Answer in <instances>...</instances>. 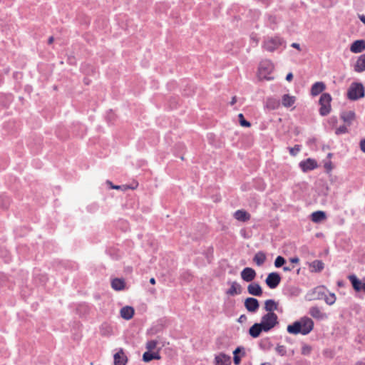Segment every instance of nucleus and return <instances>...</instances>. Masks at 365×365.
Wrapping results in <instances>:
<instances>
[{
  "instance_id": "f3484780",
  "label": "nucleus",
  "mask_w": 365,
  "mask_h": 365,
  "mask_svg": "<svg viewBox=\"0 0 365 365\" xmlns=\"http://www.w3.org/2000/svg\"><path fill=\"white\" fill-rule=\"evenodd\" d=\"M247 292L253 296H261L262 294V289L258 283H251L247 287Z\"/></svg>"
},
{
  "instance_id": "052dcab7",
  "label": "nucleus",
  "mask_w": 365,
  "mask_h": 365,
  "mask_svg": "<svg viewBox=\"0 0 365 365\" xmlns=\"http://www.w3.org/2000/svg\"><path fill=\"white\" fill-rule=\"evenodd\" d=\"M260 365H272V364L269 362H264V363H262Z\"/></svg>"
},
{
  "instance_id": "4d7b16f0",
  "label": "nucleus",
  "mask_w": 365,
  "mask_h": 365,
  "mask_svg": "<svg viewBox=\"0 0 365 365\" xmlns=\"http://www.w3.org/2000/svg\"><path fill=\"white\" fill-rule=\"evenodd\" d=\"M53 36H51V37L48 38V43H49V44H51V43H53Z\"/></svg>"
},
{
  "instance_id": "0eeeda50",
  "label": "nucleus",
  "mask_w": 365,
  "mask_h": 365,
  "mask_svg": "<svg viewBox=\"0 0 365 365\" xmlns=\"http://www.w3.org/2000/svg\"><path fill=\"white\" fill-rule=\"evenodd\" d=\"M325 292L324 287H317L307 292L305 298L308 301L322 299L325 296Z\"/></svg>"
},
{
  "instance_id": "bb28decb",
  "label": "nucleus",
  "mask_w": 365,
  "mask_h": 365,
  "mask_svg": "<svg viewBox=\"0 0 365 365\" xmlns=\"http://www.w3.org/2000/svg\"><path fill=\"white\" fill-rule=\"evenodd\" d=\"M279 105V101L274 98H268L266 101V106L270 110L277 109Z\"/></svg>"
},
{
  "instance_id": "c85d7f7f",
  "label": "nucleus",
  "mask_w": 365,
  "mask_h": 365,
  "mask_svg": "<svg viewBox=\"0 0 365 365\" xmlns=\"http://www.w3.org/2000/svg\"><path fill=\"white\" fill-rule=\"evenodd\" d=\"M326 218V214L323 211L314 212L311 215V219L314 222H319Z\"/></svg>"
},
{
  "instance_id": "1a4fd4ad",
  "label": "nucleus",
  "mask_w": 365,
  "mask_h": 365,
  "mask_svg": "<svg viewBox=\"0 0 365 365\" xmlns=\"http://www.w3.org/2000/svg\"><path fill=\"white\" fill-rule=\"evenodd\" d=\"M280 275L277 272H272L267 275L265 282L270 289H275L280 283Z\"/></svg>"
},
{
  "instance_id": "09e8293b",
  "label": "nucleus",
  "mask_w": 365,
  "mask_h": 365,
  "mask_svg": "<svg viewBox=\"0 0 365 365\" xmlns=\"http://www.w3.org/2000/svg\"><path fill=\"white\" fill-rule=\"evenodd\" d=\"M247 320V317L245 314H242L238 319V322L240 323H243Z\"/></svg>"
},
{
  "instance_id": "e433bc0d",
  "label": "nucleus",
  "mask_w": 365,
  "mask_h": 365,
  "mask_svg": "<svg viewBox=\"0 0 365 365\" xmlns=\"http://www.w3.org/2000/svg\"><path fill=\"white\" fill-rule=\"evenodd\" d=\"M238 118H239L240 123L242 126L250 127L251 125L250 123L245 119L243 114L240 113L238 115Z\"/></svg>"
},
{
  "instance_id": "a878e982",
  "label": "nucleus",
  "mask_w": 365,
  "mask_h": 365,
  "mask_svg": "<svg viewBox=\"0 0 365 365\" xmlns=\"http://www.w3.org/2000/svg\"><path fill=\"white\" fill-rule=\"evenodd\" d=\"M296 98L294 96L284 94L282 98V104L286 108L291 107L295 103Z\"/></svg>"
},
{
  "instance_id": "a211bd4d",
  "label": "nucleus",
  "mask_w": 365,
  "mask_h": 365,
  "mask_svg": "<svg viewBox=\"0 0 365 365\" xmlns=\"http://www.w3.org/2000/svg\"><path fill=\"white\" fill-rule=\"evenodd\" d=\"M354 71L357 73L365 71V54L359 56L354 65Z\"/></svg>"
},
{
  "instance_id": "f03ea898",
  "label": "nucleus",
  "mask_w": 365,
  "mask_h": 365,
  "mask_svg": "<svg viewBox=\"0 0 365 365\" xmlns=\"http://www.w3.org/2000/svg\"><path fill=\"white\" fill-rule=\"evenodd\" d=\"M285 41L279 36H267L262 43V48L269 52H274L280 47L285 48Z\"/></svg>"
},
{
  "instance_id": "f704fd0d",
  "label": "nucleus",
  "mask_w": 365,
  "mask_h": 365,
  "mask_svg": "<svg viewBox=\"0 0 365 365\" xmlns=\"http://www.w3.org/2000/svg\"><path fill=\"white\" fill-rule=\"evenodd\" d=\"M155 358V356H154V353H152L150 351L145 352L143 355V359L145 362H149Z\"/></svg>"
},
{
  "instance_id": "2eb2a0df",
  "label": "nucleus",
  "mask_w": 365,
  "mask_h": 365,
  "mask_svg": "<svg viewBox=\"0 0 365 365\" xmlns=\"http://www.w3.org/2000/svg\"><path fill=\"white\" fill-rule=\"evenodd\" d=\"M113 358L114 365H125L128 361L127 356L122 349L114 354Z\"/></svg>"
},
{
  "instance_id": "c03bdc74",
  "label": "nucleus",
  "mask_w": 365,
  "mask_h": 365,
  "mask_svg": "<svg viewBox=\"0 0 365 365\" xmlns=\"http://www.w3.org/2000/svg\"><path fill=\"white\" fill-rule=\"evenodd\" d=\"M360 149L362 152L365 153V138L362 139L359 143Z\"/></svg>"
},
{
  "instance_id": "864d4df0",
  "label": "nucleus",
  "mask_w": 365,
  "mask_h": 365,
  "mask_svg": "<svg viewBox=\"0 0 365 365\" xmlns=\"http://www.w3.org/2000/svg\"><path fill=\"white\" fill-rule=\"evenodd\" d=\"M299 258H298V257H292V258L290 259V262H291L292 263H298V262H299Z\"/></svg>"
},
{
  "instance_id": "b1692460",
  "label": "nucleus",
  "mask_w": 365,
  "mask_h": 365,
  "mask_svg": "<svg viewBox=\"0 0 365 365\" xmlns=\"http://www.w3.org/2000/svg\"><path fill=\"white\" fill-rule=\"evenodd\" d=\"M134 314V309L131 307H124L120 309V316L122 318L129 320Z\"/></svg>"
},
{
  "instance_id": "7c9ffc66",
  "label": "nucleus",
  "mask_w": 365,
  "mask_h": 365,
  "mask_svg": "<svg viewBox=\"0 0 365 365\" xmlns=\"http://www.w3.org/2000/svg\"><path fill=\"white\" fill-rule=\"evenodd\" d=\"M324 263L321 260H314L313 261L309 267L312 272H321L324 269Z\"/></svg>"
},
{
  "instance_id": "f8f14e48",
  "label": "nucleus",
  "mask_w": 365,
  "mask_h": 365,
  "mask_svg": "<svg viewBox=\"0 0 365 365\" xmlns=\"http://www.w3.org/2000/svg\"><path fill=\"white\" fill-rule=\"evenodd\" d=\"M299 167L303 172H308L312 170L317 167V161L312 158H308L305 160L300 162Z\"/></svg>"
},
{
  "instance_id": "3c124183",
  "label": "nucleus",
  "mask_w": 365,
  "mask_h": 365,
  "mask_svg": "<svg viewBox=\"0 0 365 365\" xmlns=\"http://www.w3.org/2000/svg\"><path fill=\"white\" fill-rule=\"evenodd\" d=\"M293 268H294L293 266H284L283 267V270L284 272H289V271L292 270Z\"/></svg>"
},
{
  "instance_id": "cd10ccee",
  "label": "nucleus",
  "mask_w": 365,
  "mask_h": 365,
  "mask_svg": "<svg viewBox=\"0 0 365 365\" xmlns=\"http://www.w3.org/2000/svg\"><path fill=\"white\" fill-rule=\"evenodd\" d=\"M111 287L113 289L120 291L124 289L125 282L122 279L115 278L111 282Z\"/></svg>"
},
{
  "instance_id": "9d476101",
  "label": "nucleus",
  "mask_w": 365,
  "mask_h": 365,
  "mask_svg": "<svg viewBox=\"0 0 365 365\" xmlns=\"http://www.w3.org/2000/svg\"><path fill=\"white\" fill-rule=\"evenodd\" d=\"M245 307L250 312H256L259 307V301L253 297H248L245 300Z\"/></svg>"
},
{
  "instance_id": "e2e57ef3",
  "label": "nucleus",
  "mask_w": 365,
  "mask_h": 365,
  "mask_svg": "<svg viewBox=\"0 0 365 365\" xmlns=\"http://www.w3.org/2000/svg\"><path fill=\"white\" fill-rule=\"evenodd\" d=\"M124 187V190H126L127 188H128V186H123Z\"/></svg>"
},
{
  "instance_id": "c756f323",
  "label": "nucleus",
  "mask_w": 365,
  "mask_h": 365,
  "mask_svg": "<svg viewBox=\"0 0 365 365\" xmlns=\"http://www.w3.org/2000/svg\"><path fill=\"white\" fill-rule=\"evenodd\" d=\"M266 260V255L262 252H258L255 254L253 261L256 263L257 265L261 266L262 265Z\"/></svg>"
},
{
  "instance_id": "4468645a",
  "label": "nucleus",
  "mask_w": 365,
  "mask_h": 365,
  "mask_svg": "<svg viewBox=\"0 0 365 365\" xmlns=\"http://www.w3.org/2000/svg\"><path fill=\"white\" fill-rule=\"evenodd\" d=\"M309 314L318 320H323L327 318L326 313L323 312L318 307H312L309 311Z\"/></svg>"
},
{
  "instance_id": "412c9836",
  "label": "nucleus",
  "mask_w": 365,
  "mask_h": 365,
  "mask_svg": "<svg viewBox=\"0 0 365 365\" xmlns=\"http://www.w3.org/2000/svg\"><path fill=\"white\" fill-rule=\"evenodd\" d=\"M242 291V287L240 284L237 282H231L230 288L228 289L226 292V294L230 296H235L236 294H240Z\"/></svg>"
},
{
  "instance_id": "6e6d98bb",
  "label": "nucleus",
  "mask_w": 365,
  "mask_h": 365,
  "mask_svg": "<svg viewBox=\"0 0 365 365\" xmlns=\"http://www.w3.org/2000/svg\"><path fill=\"white\" fill-rule=\"evenodd\" d=\"M359 18L361 20V21L365 25V16L364 15H359Z\"/></svg>"
},
{
  "instance_id": "ea45409f",
  "label": "nucleus",
  "mask_w": 365,
  "mask_h": 365,
  "mask_svg": "<svg viewBox=\"0 0 365 365\" xmlns=\"http://www.w3.org/2000/svg\"><path fill=\"white\" fill-rule=\"evenodd\" d=\"M289 150L290 155H292V156H295L300 151L301 148H300V145H296L293 148H289Z\"/></svg>"
},
{
  "instance_id": "5fc2aeb1",
  "label": "nucleus",
  "mask_w": 365,
  "mask_h": 365,
  "mask_svg": "<svg viewBox=\"0 0 365 365\" xmlns=\"http://www.w3.org/2000/svg\"><path fill=\"white\" fill-rule=\"evenodd\" d=\"M237 101V98L236 96H233L230 101V105L233 106Z\"/></svg>"
},
{
  "instance_id": "ddd939ff",
  "label": "nucleus",
  "mask_w": 365,
  "mask_h": 365,
  "mask_svg": "<svg viewBox=\"0 0 365 365\" xmlns=\"http://www.w3.org/2000/svg\"><path fill=\"white\" fill-rule=\"evenodd\" d=\"M365 50V40L354 41L350 46V51L354 53H359Z\"/></svg>"
},
{
  "instance_id": "39448f33",
  "label": "nucleus",
  "mask_w": 365,
  "mask_h": 365,
  "mask_svg": "<svg viewBox=\"0 0 365 365\" xmlns=\"http://www.w3.org/2000/svg\"><path fill=\"white\" fill-rule=\"evenodd\" d=\"M331 97L330 94L324 93L319 98L320 109L319 113L322 115L325 116L330 113Z\"/></svg>"
},
{
  "instance_id": "7ed1b4c3",
  "label": "nucleus",
  "mask_w": 365,
  "mask_h": 365,
  "mask_svg": "<svg viewBox=\"0 0 365 365\" xmlns=\"http://www.w3.org/2000/svg\"><path fill=\"white\" fill-rule=\"evenodd\" d=\"M278 323V317L275 313H267L264 314L262 317L261 322H259L264 332L270 331Z\"/></svg>"
},
{
  "instance_id": "58836bf2",
  "label": "nucleus",
  "mask_w": 365,
  "mask_h": 365,
  "mask_svg": "<svg viewBox=\"0 0 365 365\" xmlns=\"http://www.w3.org/2000/svg\"><path fill=\"white\" fill-rule=\"evenodd\" d=\"M285 259L282 256H278L274 261V265L276 267H281L285 263Z\"/></svg>"
},
{
  "instance_id": "6ab92c4d",
  "label": "nucleus",
  "mask_w": 365,
  "mask_h": 365,
  "mask_svg": "<svg viewBox=\"0 0 365 365\" xmlns=\"http://www.w3.org/2000/svg\"><path fill=\"white\" fill-rule=\"evenodd\" d=\"M355 113L353 110L344 111L341 113V118L348 125H351L355 120Z\"/></svg>"
},
{
  "instance_id": "4c0bfd02",
  "label": "nucleus",
  "mask_w": 365,
  "mask_h": 365,
  "mask_svg": "<svg viewBox=\"0 0 365 365\" xmlns=\"http://www.w3.org/2000/svg\"><path fill=\"white\" fill-rule=\"evenodd\" d=\"M157 344H158V341H155V340H150V341L147 342L146 348H147V349L148 351H151L154 350L156 348Z\"/></svg>"
},
{
  "instance_id": "680f3d73",
  "label": "nucleus",
  "mask_w": 365,
  "mask_h": 365,
  "mask_svg": "<svg viewBox=\"0 0 365 365\" xmlns=\"http://www.w3.org/2000/svg\"><path fill=\"white\" fill-rule=\"evenodd\" d=\"M252 40H253V41H255L256 43H257V42H258L257 39H256L254 37H252Z\"/></svg>"
},
{
  "instance_id": "aec40b11",
  "label": "nucleus",
  "mask_w": 365,
  "mask_h": 365,
  "mask_svg": "<svg viewBox=\"0 0 365 365\" xmlns=\"http://www.w3.org/2000/svg\"><path fill=\"white\" fill-rule=\"evenodd\" d=\"M326 88V86L323 82H316L311 88V94L316 96L323 92Z\"/></svg>"
},
{
  "instance_id": "a19ab883",
  "label": "nucleus",
  "mask_w": 365,
  "mask_h": 365,
  "mask_svg": "<svg viewBox=\"0 0 365 365\" xmlns=\"http://www.w3.org/2000/svg\"><path fill=\"white\" fill-rule=\"evenodd\" d=\"M348 132V130L345 125H341L337 128L335 130L336 135L344 134Z\"/></svg>"
},
{
  "instance_id": "bf43d9fd",
  "label": "nucleus",
  "mask_w": 365,
  "mask_h": 365,
  "mask_svg": "<svg viewBox=\"0 0 365 365\" xmlns=\"http://www.w3.org/2000/svg\"><path fill=\"white\" fill-rule=\"evenodd\" d=\"M154 356H155L154 359H159L160 358L158 353H154Z\"/></svg>"
},
{
  "instance_id": "5701e85b",
  "label": "nucleus",
  "mask_w": 365,
  "mask_h": 365,
  "mask_svg": "<svg viewBox=\"0 0 365 365\" xmlns=\"http://www.w3.org/2000/svg\"><path fill=\"white\" fill-rule=\"evenodd\" d=\"M234 217L236 220L241 222H246L250 219V215L243 210H237L234 213Z\"/></svg>"
},
{
  "instance_id": "13d9d810",
  "label": "nucleus",
  "mask_w": 365,
  "mask_h": 365,
  "mask_svg": "<svg viewBox=\"0 0 365 365\" xmlns=\"http://www.w3.org/2000/svg\"><path fill=\"white\" fill-rule=\"evenodd\" d=\"M150 284H155V279L154 278H151V279H150Z\"/></svg>"
},
{
  "instance_id": "2f4dec72",
  "label": "nucleus",
  "mask_w": 365,
  "mask_h": 365,
  "mask_svg": "<svg viewBox=\"0 0 365 365\" xmlns=\"http://www.w3.org/2000/svg\"><path fill=\"white\" fill-rule=\"evenodd\" d=\"M101 333L103 336H110L112 334V327L107 324H103L101 327Z\"/></svg>"
},
{
  "instance_id": "4be33fe9",
  "label": "nucleus",
  "mask_w": 365,
  "mask_h": 365,
  "mask_svg": "<svg viewBox=\"0 0 365 365\" xmlns=\"http://www.w3.org/2000/svg\"><path fill=\"white\" fill-rule=\"evenodd\" d=\"M262 331H264V329L259 323H255L249 329V334L253 338H257Z\"/></svg>"
},
{
  "instance_id": "49530a36",
  "label": "nucleus",
  "mask_w": 365,
  "mask_h": 365,
  "mask_svg": "<svg viewBox=\"0 0 365 365\" xmlns=\"http://www.w3.org/2000/svg\"><path fill=\"white\" fill-rule=\"evenodd\" d=\"M233 360H234V363L236 365H237V364H239L240 363L241 359H240V357L238 355H234Z\"/></svg>"
},
{
  "instance_id": "f257e3e1",
  "label": "nucleus",
  "mask_w": 365,
  "mask_h": 365,
  "mask_svg": "<svg viewBox=\"0 0 365 365\" xmlns=\"http://www.w3.org/2000/svg\"><path fill=\"white\" fill-rule=\"evenodd\" d=\"M314 328L313 320L307 317H303L299 320L287 326V330L292 334H301L307 335L310 333Z\"/></svg>"
},
{
  "instance_id": "603ef678",
  "label": "nucleus",
  "mask_w": 365,
  "mask_h": 365,
  "mask_svg": "<svg viewBox=\"0 0 365 365\" xmlns=\"http://www.w3.org/2000/svg\"><path fill=\"white\" fill-rule=\"evenodd\" d=\"M293 78V75L292 73H289L287 76H286V80L288 81H292Z\"/></svg>"
},
{
  "instance_id": "72a5a7b5",
  "label": "nucleus",
  "mask_w": 365,
  "mask_h": 365,
  "mask_svg": "<svg viewBox=\"0 0 365 365\" xmlns=\"http://www.w3.org/2000/svg\"><path fill=\"white\" fill-rule=\"evenodd\" d=\"M275 351L281 356H284L287 354V349L284 345L277 344Z\"/></svg>"
},
{
  "instance_id": "6e6552de",
  "label": "nucleus",
  "mask_w": 365,
  "mask_h": 365,
  "mask_svg": "<svg viewBox=\"0 0 365 365\" xmlns=\"http://www.w3.org/2000/svg\"><path fill=\"white\" fill-rule=\"evenodd\" d=\"M348 279L356 292H365V277L359 279L355 274H351L348 277Z\"/></svg>"
},
{
  "instance_id": "8fccbe9b",
  "label": "nucleus",
  "mask_w": 365,
  "mask_h": 365,
  "mask_svg": "<svg viewBox=\"0 0 365 365\" xmlns=\"http://www.w3.org/2000/svg\"><path fill=\"white\" fill-rule=\"evenodd\" d=\"M291 46L292 48H297V50L300 51L301 50V47H300V45L297 43H292L291 44Z\"/></svg>"
},
{
  "instance_id": "20e7f679",
  "label": "nucleus",
  "mask_w": 365,
  "mask_h": 365,
  "mask_svg": "<svg viewBox=\"0 0 365 365\" xmlns=\"http://www.w3.org/2000/svg\"><path fill=\"white\" fill-rule=\"evenodd\" d=\"M364 96V88L361 83H351L347 91V98L351 101H356Z\"/></svg>"
},
{
  "instance_id": "473e14b6",
  "label": "nucleus",
  "mask_w": 365,
  "mask_h": 365,
  "mask_svg": "<svg viewBox=\"0 0 365 365\" xmlns=\"http://www.w3.org/2000/svg\"><path fill=\"white\" fill-rule=\"evenodd\" d=\"M10 204V200L6 195L0 196V207L3 209H6Z\"/></svg>"
},
{
  "instance_id": "393cba45",
  "label": "nucleus",
  "mask_w": 365,
  "mask_h": 365,
  "mask_svg": "<svg viewBox=\"0 0 365 365\" xmlns=\"http://www.w3.org/2000/svg\"><path fill=\"white\" fill-rule=\"evenodd\" d=\"M278 303L273 299H267L264 302V309L267 313H274V310H277Z\"/></svg>"
},
{
  "instance_id": "9b49d317",
  "label": "nucleus",
  "mask_w": 365,
  "mask_h": 365,
  "mask_svg": "<svg viewBox=\"0 0 365 365\" xmlns=\"http://www.w3.org/2000/svg\"><path fill=\"white\" fill-rule=\"evenodd\" d=\"M256 274L255 269L251 267H245L240 273L242 279L247 282L253 281L256 277Z\"/></svg>"
},
{
  "instance_id": "79ce46f5",
  "label": "nucleus",
  "mask_w": 365,
  "mask_h": 365,
  "mask_svg": "<svg viewBox=\"0 0 365 365\" xmlns=\"http://www.w3.org/2000/svg\"><path fill=\"white\" fill-rule=\"evenodd\" d=\"M312 348L307 344H304L302 347V354L303 355H308L310 354Z\"/></svg>"
},
{
  "instance_id": "dca6fc26",
  "label": "nucleus",
  "mask_w": 365,
  "mask_h": 365,
  "mask_svg": "<svg viewBox=\"0 0 365 365\" xmlns=\"http://www.w3.org/2000/svg\"><path fill=\"white\" fill-rule=\"evenodd\" d=\"M215 365H230L231 364V357L228 355L223 354V353H220V354L215 356Z\"/></svg>"
},
{
  "instance_id": "37998d69",
  "label": "nucleus",
  "mask_w": 365,
  "mask_h": 365,
  "mask_svg": "<svg viewBox=\"0 0 365 365\" xmlns=\"http://www.w3.org/2000/svg\"><path fill=\"white\" fill-rule=\"evenodd\" d=\"M242 354V356H245V349L242 346H238L234 351H233V354L234 355H238V354Z\"/></svg>"
},
{
  "instance_id": "de8ad7c7",
  "label": "nucleus",
  "mask_w": 365,
  "mask_h": 365,
  "mask_svg": "<svg viewBox=\"0 0 365 365\" xmlns=\"http://www.w3.org/2000/svg\"><path fill=\"white\" fill-rule=\"evenodd\" d=\"M107 183L110 185V187L112 189L119 190L121 188V186H120V185H113L110 181H107Z\"/></svg>"
},
{
  "instance_id": "423d86ee",
  "label": "nucleus",
  "mask_w": 365,
  "mask_h": 365,
  "mask_svg": "<svg viewBox=\"0 0 365 365\" xmlns=\"http://www.w3.org/2000/svg\"><path fill=\"white\" fill-rule=\"evenodd\" d=\"M274 69L273 63L269 61L265 60L260 63L259 66V75L261 78L270 79L269 75Z\"/></svg>"
},
{
  "instance_id": "a18cd8bd",
  "label": "nucleus",
  "mask_w": 365,
  "mask_h": 365,
  "mask_svg": "<svg viewBox=\"0 0 365 365\" xmlns=\"http://www.w3.org/2000/svg\"><path fill=\"white\" fill-rule=\"evenodd\" d=\"M292 294L295 296H297L300 292V289H298L297 287H292Z\"/></svg>"
},
{
  "instance_id": "c9c22d12",
  "label": "nucleus",
  "mask_w": 365,
  "mask_h": 365,
  "mask_svg": "<svg viewBox=\"0 0 365 365\" xmlns=\"http://www.w3.org/2000/svg\"><path fill=\"white\" fill-rule=\"evenodd\" d=\"M326 303L329 305H332L336 301V296L334 294H330L329 296L324 297Z\"/></svg>"
}]
</instances>
